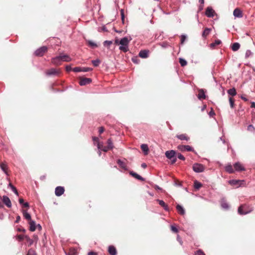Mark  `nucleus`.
Masks as SVG:
<instances>
[{
    "instance_id": "obj_1",
    "label": "nucleus",
    "mask_w": 255,
    "mask_h": 255,
    "mask_svg": "<svg viewBox=\"0 0 255 255\" xmlns=\"http://www.w3.org/2000/svg\"><path fill=\"white\" fill-rule=\"evenodd\" d=\"M253 211V207L249 204H242L238 209V212L240 215H244L250 213Z\"/></svg>"
},
{
    "instance_id": "obj_2",
    "label": "nucleus",
    "mask_w": 255,
    "mask_h": 255,
    "mask_svg": "<svg viewBox=\"0 0 255 255\" xmlns=\"http://www.w3.org/2000/svg\"><path fill=\"white\" fill-rule=\"evenodd\" d=\"M131 40V38H130L128 39L127 37H125L122 38L120 40V47L119 49L124 52H127L128 51V45L130 41Z\"/></svg>"
},
{
    "instance_id": "obj_3",
    "label": "nucleus",
    "mask_w": 255,
    "mask_h": 255,
    "mask_svg": "<svg viewBox=\"0 0 255 255\" xmlns=\"http://www.w3.org/2000/svg\"><path fill=\"white\" fill-rule=\"evenodd\" d=\"M229 183L233 186H236L237 188L240 187H246V183L244 180H230L228 181Z\"/></svg>"
},
{
    "instance_id": "obj_4",
    "label": "nucleus",
    "mask_w": 255,
    "mask_h": 255,
    "mask_svg": "<svg viewBox=\"0 0 255 255\" xmlns=\"http://www.w3.org/2000/svg\"><path fill=\"white\" fill-rule=\"evenodd\" d=\"M193 170L197 173L202 172L205 170V167L203 165L200 163H195L193 165Z\"/></svg>"
},
{
    "instance_id": "obj_5",
    "label": "nucleus",
    "mask_w": 255,
    "mask_h": 255,
    "mask_svg": "<svg viewBox=\"0 0 255 255\" xmlns=\"http://www.w3.org/2000/svg\"><path fill=\"white\" fill-rule=\"evenodd\" d=\"M47 47L46 46H42L37 49L35 51V55L37 56H42L47 51Z\"/></svg>"
},
{
    "instance_id": "obj_6",
    "label": "nucleus",
    "mask_w": 255,
    "mask_h": 255,
    "mask_svg": "<svg viewBox=\"0 0 255 255\" xmlns=\"http://www.w3.org/2000/svg\"><path fill=\"white\" fill-rule=\"evenodd\" d=\"M51 62L53 64L56 66L61 65L62 60L60 55L55 57L52 58L51 59Z\"/></svg>"
},
{
    "instance_id": "obj_7",
    "label": "nucleus",
    "mask_w": 255,
    "mask_h": 255,
    "mask_svg": "<svg viewBox=\"0 0 255 255\" xmlns=\"http://www.w3.org/2000/svg\"><path fill=\"white\" fill-rule=\"evenodd\" d=\"M60 73V70L55 68H51L46 72L48 76L57 75Z\"/></svg>"
},
{
    "instance_id": "obj_8",
    "label": "nucleus",
    "mask_w": 255,
    "mask_h": 255,
    "mask_svg": "<svg viewBox=\"0 0 255 255\" xmlns=\"http://www.w3.org/2000/svg\"><path fill=\"white\" fill-rule=\"evenodd\" d=\"M1 200L3 202V203L8 208H11V203L10 201V200L7 196H3L1 198Z\"/></svg>"
},
{
    "instance_id": "obj_9",
    "label": "nucleus",
    "mask_w": 255,
    "mask_h": 255,
    "mask_svg": "<svg viewBox=\"0 0 255 255\" xmlns=\"http://www.w3.org/2000/svg\"><path fill=\"white\" fill-rule=\"evenodd\" d=\"M165 154L167 158L172 159L175 156L176 152L173 150H168L165 152Z\"/></svg>"
},
{
    "instance_id": "obj_10",
    "label": "nucleus",
    "mask_w": 255,
    "mask_h": 255,
    "mask_svg": "<svg viewBox=\"0 0 255 255\" xmlns=\"http://www.w3.org/2000/svg\"><path fill=\"white\" fill-rule=\"evenodd\" d=\"M235 170L236 171H244L245 170L243 165L239 162H236L234 164Z\"/></svg>"
},
{
    "instance_id": "obj_11",
    "label": "nucleus",
    "mask_w": 255,
    "mask_h": 255,
    "mask_svg": "<svg viewBox=\"0 0 255 255\" xmlns=\"http://www.w3.org/2000/svg\"><path fill=\"white\" fill-rule=\"evenodd\" d=\"M215 11L211 7H208L205 11L206 15L208 17H213L214 16Z\"/></svg>"
},
{
    "instance_id": "obj_12",
    "label": "nucleus",
    "mask_w": 255,
    "mask_h": 255,
    "mask_svg": "<svg viewBox=\"0 0 255 255\" xmlns=\"http://www.w3.org/2000/svg\"><path fill=\"white\" fill-rule=\"evenodd\" d=\"M64 188L62 186H58L55 188V193L57 196L62 195L64 192Z\"/></svg>"
},
{
    "instance_id": "obj_13",
    "label": "nucleus",
    "mask_w": 255,
    "mask_h": 255,
    "mask_svg": "<svg viewBox=\"0 0 255 255\" xmlns=\"http://www.w3.org/2000/svg\"><path fill=\"white\" fill-rule=\"evenodd\" d=\"M233 15L235 17L241 18L243 17L242 11L239 8H236L234 10Z\"/></svg>"
},
{
    "instance_id": "obj_14",
    "label": "nucleus",
    "mask_w": 255,
    "mask_h": 255,
    "mask_svg": "<svg viewBox=\"0 0 255 255\" xmlns=\"http://www.w3.org/2000/svg\"><path fill=\"white\" fill-rule=\"evenodd\" d=\"M91 79L90 78H82L79 81V84L81 86H84L85 85H87L88 84H89L91 82Z\"/></svg>"
},
{
    "instance_id": "obj_15",
    "label": "nucleus",
    "mask_w": 255,
    "mask_h": 255,
    "mask_svg": "<svg viewBox=\"0 0 255 255\" xmlns=\"http://www.w3.org/2000/svg\"><path fill=\"white\" fill-rule=\"evenodd\" d=\"M60 56L62 62H70L72 61V58L68 55L61 54Z\"/></svg>"
},
{
    "instance_id": "obj_16",
    "label": "nucleus",
    "mask_w": 255,
    "mask_h": 255,
    "mask_svg": "<svg viewBox=\"0 0 255 255\" xmlns=\"http://www.w3.org/2000/svg\"><path fill=\"white\" fill-rule=\"evenodd\" d=\"M149 51L146 50H141L139 53V56L142 58H146L148 56Z\"/></svg>"
},
{
    "instance_id": "obj_17",
    "label": "nucleus",
    "mask_w": 255,
    "mask_h": 255,
    "mask_svg": "<svg viewBox=\"0 0 255 255\" xmlns=\"http://www.w3.org/2000/svg\"><path fill=\"white\" fill-rule=\"evenodd\" d=\"M97 147L99 150H101L104 152H107L108 150H109L107 146H104L103 143L100 142H98L97 143Z\"/></svg>"
},
{
    "instance_id": "obj_18",
    "label": "nucleus",
    "mask_w": 255,
    "mask_h": 255,
    "mask_svg": "<svg viewBox=\"0 0 255 255\" xmlns=\"http://www.w3.org/2000/svg\"><path fill=\"white\" fill-rule=\"evenodd\" d=\"M108 252H109V253L110 254V255H117L116 249L113 246H110L109 247Z\"/></svg>"
},
{
    "instance_id": "obj_19",
    "label": "nucleus",
    "mask_w": 255,
    "mask_h": 255,
    "mask_svg": "<svg viewBox=\"0 0 255 255\" xmlns=\"http://www.w3.org/2000/svg\"><path fill=\"white\" fill-rule=\"evenodd\" d=\"M198 98L199 100L205 99L206 98V95L205 92L203 89H200L199 90V94L198 95Z\"/></svg>"
},
{
    "instance_id": "obj_20",
    "label": "nucleus",
    "mask_w": 255,
    "mask_h": 255,
    "mask_svg": "<svg viewBox=\"0 0 255 255\" xmlns=\"http://www.w3.org/2000/svg\"><path fill=\"white\" fill-rule=\"evenodd\" d=\"M176 137L181 140L188 141L189 139V137L186 134H181L177 135Z\"/></svg>"
},
{
    "instance_id": "obj_21",
    "label": "nucleus",
    "mask_w": 255,
    "mask_h": 255,
    "mask_svg": "<svg viewBox=\"0 0 255 255\" xmlns=\"http://www.w3.org/2000/svg\"><path fill=\"white\" fill-rule=\"evenodd\" d=\"M140 147L144 154L147 155L148 153L149 148L148 145L146 144H141Z\"/></svg>"
},
{
    "instance_id": "obj_22",
    "label": "nucleus",
    "mask_w": 255,
    "mask_h": 255,
    "mask_svg": "<svg viewBox=\"0 0 255 255\" xmlns=\"http://www.w3.org/2000/svg\"><path fill=\"white\" fill-rule=\"evenodd\" d=\"M156 201L158 202L159 204L164 208L165 210H169L168 206L165 203V202L163 200L157 199Z\"/></svg>"
},
{
    "instance_id": "obj_23",
    "label": "nucleus",
    "mask_w": 255,
    "mask_h": 255,
    "mask_svg": "<svg viewBox=\"0 0 255 255\" xmlns=\"http://www.w3.org/2000/svg\"><path fill=\"white\" fill-rule=\"evenodd\" d=\"M129 174L132 176H133V177H134L135 178H136L138 180H139L141 181L144 180V179L141 176H140L139 175L137 174V173L134 172L133 171H130L129 172Z\"/></svg>"
},
{
    "instance_id": "obj_24",
    "label": "nucleus",
    "mask_w": 255,
    "mask_h": 255,
    "mask_svg": "<svg viewBox=\"0 0 255 255\" xmlns=\"http://www.w3.org/2000/svg\"><path fill=\"white\" fill-rule=\"evenodd\" d=\"M225 168L226 171L229 173H233L235 171V170L233 168L232 165L231 164L227 165L225 166Z\"/></svg>"
},
{
    "instance_id": "obj_25",
    "label": "nucleus",
    "mask_w": 255,
    "mask_h": 255,
    "mask_svg": "<svg viewBox=\"0 0 255 255\" xmlns=\"http://www.w3.org/2000/svg\"><path fill=\"white\" fill-rule=\"evenodd\" d=\"M29 224L30 225V227H29L30 231L31 232H34L36 229L35 222L33 220H30V221H29Z\"/></svg>"
},
{
    "instance_id": "obj_26",
    "label": "nucleus",
    "mask_w": 255,
    "mask_h": 255,
    "mask_svg": "<svg viewBox=\"0 0 255 255\" xmlns=\"http://www.w3.org/2000/svg\"><path fill=\"white\" fill-rule=\"evenodd\" d=\"M117 162H118V164L119 165V166L122 169H123L124 170H128L126 164L124 161H122L120 159H119V160H118Z\"/></svg>"
},
{
    "instance_id": "obj_27",
    "label": "nucleus",
    "mask_w": 255,
    "mask_h": 255,
    "mask_svg": "<svg viewBox=\"0 0 255 255\" xmlns=\"http://www.w3.org/2000/svg\"><path fill=\"white\" fill-rule=\"evenodd\" d=\"M211 31V29L209 28H206L202 33V37L205 38Z\"/></svg>"
},
{
    "instance_id": "obj_28",
    "label": "nucleus",
    "mask_w": 255,
    "mask_h": 255,
    "mask_svg": "<svg viewBox=\"0 0 255 255\" xmlns=\"http://www.w3.org/2000/svg\"><path fill=\"white\" fill-rule=\"evenodd\" d=\"M176 209L178 212L180 214L183 215L185 214V210L184 208L180 205H177L176 206Z\"/></svg>"
},
{
    "instance_id": "obj_29",
    "label": "nucleus",
    "mask_w": 255,
    "mask_h": 255,
    "mask_svg": "<svg viewBox=\"0 0 255 255\" xmlns=\"http://www.w3.org/2000/svg\"><path fill=\"white\" fill-rule=\"evenodd\" d=\"M240 47V44L239 43L236 42L232 45V49L234 51H236L239 49Z\"/></svg>"
},
{
    "instance_id": "obj_30",
    "label": "nucleus",
    "mask_w": 255,
    "mask_h": 255,
    "mask_svg": "<svg viewBox=\"0 0 255 255\" xmlns=\"http://www.w3.org/2000/svg\"><path fill=\"white\" fill-rule=\"evenodd\" d=\"M221 43V41L220 40H216L214 42H213L210 44V46L211 48H214L215 46L220 44Z\"/></svg>"
},
{
    "instance_id": "obj_31",
    "label": "nucleus",
    "mask_w": 255,
    "mask_h": 255,
    "mask_svg": "<svg viewBox=\"0 0 255 255\" xmlns=\"http://www.w3.org/2000/svg\"><path fill=\"white\" fill-rule=\"evenodd\" d=\"M0 168L1 169V170L6 174L7 175V165L3 163H1L0 164Z\"/></svg>"
},
{
    "instance_id": "obj_32",
    "label": "nucleus",
    "mask_w": 255,
    "mask_h": 255,
    "mask_svg": "<svg viewBox=\"0 0 255 255\" xmlns=\"http://www.w3.org/2000/svg\"><path fill=\"white\" fill-rule=\"evenodd\" d=\"M23 215L26 220L29 221L31 220L30 215L26 211H23Z\"/></svg>"
},
{
    "instance_id": "obj_33",
    "label": "nucleus",
    "mask_w": 255,
    "mask_h": 255,
    "mask_svg": "<svg viewBox=\"0 0 255 255\" xmlns=\"http://www.w3.org/2000/svg\"><path fill=\"white\" fill-rule=\"evenodd\" d=\"M228 93L229 95H231L232 96H234L237 94L236 89L234 88L228 90Z\"/></svg>"
},
{
    "instance_id": "obj_34",
    "label": "nucleus",
    "mask_w": 255,
    "mask_h": 255,
    "mask_svg": "<svg viewBox=\"0 0 255 255\" xmlns=\"http://www.w3.org/2000/svg\"><path fill=\"white\" fill-rule=\"evenodd\" d=\"M221 206L224 209H228L229 208L228 204L223 200L221 202Z\"/></svg>"
},
{
    "instance_id": "obj_35",
    "label": "nucleus",
    "mask_w": 255,
    "mask_h": 255,
    "mask_svg": "<svg viewBox=\"0 0 255 255\" xmlns=\"http://www.w3.org/2000/svg\"><path fill=\"white\" fill-rule=\"evenodd\" d=\"M87 42L89 46L92 48H95L98 47L97 44L91 40H88Z\"/></svg>"
},
{
    "instance_id": "obj_36",
    "label": "nucleus",
    "mask_w": 255,
    "mask_h": 255,
    "mask_svg": "<svg viewBox=\"0 0 255 255\" xmlns=\"http://www.w3.org/2000/svg\"><path fill=\"white\" fill-rule=\"evenodd\" d=\"M194 188L197 190L199 189L202 185L200 182H198L197 180H195L194 181Z\"/></svg>"
},
{
    "instance_id": "obj_37",
    "label": "nucleus",
    "mask_w": 255,
    "mask_h": 255,
    "mask_svg": "<svg viewBox=\"0 0 255 255\" xmlns=\"http://www.w3.org/2000/svg\"><path fill=\"white\" fill-rule=\"evenodd\" d=\"M107 144H108L107 147H108L109 150L113 148V147H114L113 143L111 139H109L107 140Z\"/></svg>"
},
{
    "instance_id": "obj_38",
    "label": "nucleus",
    "mask_w": 255,
    "mask_h": 255,
    "mask_svg": "<svg viewBox=\"0 0 255 255\" xmlns=\"http://www.w3.org/2000/svg\"><path fill=\"white\" fill-rule=\"evenodd\" d=\"M181 147H184L185 150L192 151L194 150L193 148L189 145H181Z\"/></svg>"
},
{
    "instance_id": "obj_39",
    "label": "nucleus",
    "mask_w": 255,
    "mask_h": 255,
    "mask_svg": "<svg viewBox=\"0 0 255 255\" xmlns=\"http://www.w3.org/2000/svg\"><path fill=\"white\" fill-rule=\"evenodd\" d=\"M24 238L28 243L29 246H31L33 244V240L32 239H30V238L28 236L26 235L24 236Z\"/></svg>"
},
{
    "instance_id": "obj_40",
    "label": "nucleus",
    "mask_w": 255,
    "mask_h": 255,
    "mask_svg": "<svg viewBox=\"0 0 255 255\" xmlns=\"http://www.w3.org/2000/svg\"><path fill=\"white\" fill-rule=\"evenodd\" d=\"M179 63L181 66L182 67L186 66L187 64V61L185 59L181 58H179Z\"/></svg>"
},
{
    "instance_id": "obj_41",
    "label": "nucleus",
    "mask_w": 255,
    "mask_h": 255,
    "mask_svg": "<svg viewBox=\"0 0 255 255\" xmlns=\"http://www.w3.org/2000/svg\"><path fill=\"white\" fill-rule=\"evenodd\" d=\"M8 187H9L11 190H12V191L16 195H18V192L16 190V189L15 188V187H14L11 183H9L8 184Z\"/></svg>"
},
{
    "instance_id": "obj_42",
    "label": "nucleus",
    "mask_w": 255,
    "mask_h": 255,
    "mask_svg": "<svg viewBox=\"0 0 255 255\" xmlns=\"http://www.w3.org/2000/svg\"><path fill=\"white\" fill-rule=\"evenodd\" d=\"M100 60L99 59H96L92 61V63L93 64V65L95 67H97L99 66V64L100 63Z\"/></svg>"
},
{
    "instance_id": "obj_43",
    "label": "nucleus",
    "mask_w": 255,
    "mask_h": 255,
    "mask_svg": "<svg viewBox=\"0 0 255 255\" xmlns=\"http://www.w3.org/2000/svg\"><path fill=\"white\" fill-rule=\"evenodd\" d=\"M253 55V52L250 50H247L246 52L245 57L248 58Z\"/></svg>"
},
{
    "instance_id": "obj_44",
    "label": "nucleus",
    "mask_w": 255,
    "mask_h": 255,
    "mask_svg": "<svg viewBox=\"0 0 255 255\" xmlns=\"http://www.w3.org/2000/svg\"><path fill=\"white\" fill-rule=\"evenodd\" d=\"M113 43V41L111 40H106L104 42V45L105 46H110Z\"/></svg>"
},
{
    "instance_id": "obj_45",
    "label": "nucleus",
    "mask_w": 255,
    "mask_h": 255,
    "mask_svg": "<svg viewBox=\"0 0 255 255\" xmlns=\"http://www.w3.org/2000/svg\"><path fill=\"white\" fill-rule=\"evenodd\" d=\"M92 70V69L89 67H82L81 72H89Z\"/></svg>"
},
{
    "instance_id": "obj_46",
    "label": "nucleus",
    "mask_w": 255,
    "mask_h": 255,
    "mask_svg": "<svg viewBox=\"0 0 255 255\" xmlns=\"http://www.w3.org/2000/svg\"><path fill=\"white\" fill-rule=\"evenodd\" d=\"M27 255H36V254L33 250L30 249L28 251Z\"/></svg>"
},
{
    "instance_id": "obj_47",
    "label": "nucleus",
    "mask_w": 255,
    "mask_h": 255,
    "mask_svg": "<svg viewBox=\"0 0 255 255\" xmlns=\"http://www.w3.org/2000/svg\"><path fill=\"white\" fill-rule=\"evenodd\" d=\"M229 102L230 107L231 108H233L234 107V101L232 98H229Z\"/></svg>"
},
{
    "instance_id": "obj_48",
    "label": "nucleus",
    "mask_w": 255,
    "mask_h": 255,
    "mask_svg": "<svg viewBox=\"0 0 255 255\" xmlns=\"http://www.w3.org/2000/svg\"><path fill=\"white\" fill-rule=\"evenodd\" d=\"M82 67H76L73 69V71L75 72H81Z\"/></svg>"
},
{
    "instance_id": "obj_49",
    "label": "nucleus",
    "mask_w": 255,
    "mask_h": 255,
    "mask_svg": "<svg viewBox=\"0 0 255 255\" xmlns=\"http://www.w3.org/2000/svg\"><path fill=\"white\" fill-rule=\"evenodd\" d=\"M195 255H205L201 250H200L197 251L195 253Z\"/></svg>"
},
{
    "instance_id": "obj_50",
    "label": "nucleus",
    "mask_w": 255,
    "mask_h": 255,
    "mask_svg": "<svg viewBox=\"0 0 255 255\" xmlns=\"http://www.w3.org/2000/svg\"><path fill=\"white\" fill-rule=\"evenodd\" d=\"M171 231L173 232H174V233H177L178 232V229H177L176 227H175L174 226H171Z\"/></svg>"
},
{
    "instance_id": "obj_51",
    "label": "nucleus",
    "mask_w": 255,
    "mask_h": 255,
    "mask_svg": "<svg viewBox=\"0 0 255 255\" xmlns=\"http://www.w3.org/2000/svg\"><path fill=\"white\" fill-rule=\"evenodd\" d=\"M177 157L182 160H184L185 159V157H184L183 155H182L181 153H179L178 155H177Z\"/></svg>"
},
{
    "instance_id": "obj_52",
    "label": "nucleus",
    "mask_w": 255,
    "mask_h": 255,
    "mask_svg": "<svg viewBox=\"0 0 255 255\" xmlns=\"http://www.w3.org/2000/svg\"><path fill=\"white\" fill-rule=\"evenodd\" d=\"M93 140L94 142V143L95 144L96 143H97V144L99 142V139H98V138L96 137H93Z\"/></svg>"
},
{
    "instance_id": "obj_53",
    "label": "nucleus",
    "mask_w": 255,
    "mask_h": 255,
    "mask_svg": "<svg viewBox=\"0 0 255 255\" xmlns=\"http://www.w3.org/2000/svg\"><path fill=\"white\" fill-rule=\"evenodd\" d=\"M66 70L67 71L69 72L72 70V67L70 65H67L66 66Z\"/></svg>"
},
{
    "instance_id": "obj_54",
    "label": "nucleus",
    "mask_w": 255,
    "mask_h": 255,
    "mask_svg": "<svg viewBox=\"0 0 255 255\" xmlns=\"http://www.w3.org/2000/svg\"><path fill=\"white\" fill-rule=\"evenodd\" d=\"M32 240H33V242H35L36 243H37V241L38 240L37 236L34 235L33 236V239H32Z\"/></svg>"
},
{
    "instance_id": "obj_55",
    "label": "nucleus",
    "mask_w": 255,
    "mask_h": 255,
    "mask_svg": "<svg viewBox=\"0 0 255 255\" xmlns=\"http://www.w3.org/2000/svg\"><path fill=\"white\" fill-rule=\"evenodd\" d=\"M254 128V127H253V125H249L248 127V129L249 130H252Z\"/></svg>"
},
{
    "instance_id": "obj_56",
    "label": "nucleus",
    "mask_w": 255,
    "mask_h": 255,
    "mask_svg": "<svg viewBox=\"0 0 255 255\" xmlns=\"http://www.w3.org/2000/svg\"><path fill=\"white\" fill-rule=\"evenodd\" d=\"M215 113L213 111V110H212L209 113V115L210 116H213L214 115H215Z\"/></svg>"
},
{
    "instance_id": "obj_57",
    "label": "nucleus",
    "mask_w": 255,
    "mask_h": 255,
    "mask_svg": "<svg viewBox=\"0 0 255 255\" xmlns=\"http://www.w3.org/2000/svg\"><path fill=\"white\" fill-rule=\"evenodd\" d=\"M177 241L180 243V244L181 245H182V242L181 239L180 238V237H179V235H178V236H177Z\"/></svg>"
},
{
    "instance_id": "obj_58",
    "label": "nucleus",
    "mask_w": 255,
    "mask_h": 255,
    "mask_svg": "<svg viewBox=\"0 0 255 255\" xmlns=\"http://www.w3.org/2000/svg\"><path fill=\"white\" fill-rule=\"evenodd\" d=\"M104 130V128L103 127H100L99 128V132L100 133H102V132H103Z\"/></svg>"
},
{
    "instance_id": "obj_59",
    "label": "nucleus",
    "mask_w": 255,
    "mask_h": 255,
    "mask_svg": "<svg viewBox=\"0 0 255 255\" xmlns=\"http://www.w3.org/2000/svg\"><path fill=\"white\" fill-rule=\"evenodd\" d=\"M88 255H97V254L94 252H90L88 253Z\"/></svg>"
},
{
    "instance_id": "obj_60",
    "label": "nucleus",
    "mask_w": 255,
    "mask_h": 255,
    "mask_svg": "<svg viewBox=\"0 0 255 255\" xmlns=\"http://www.w3.org/2000/svg\"><path fill=\"white\" fill-rule=\"evenodd\" d=\"M19 204L22 205L24 203L23 199L22 198H20L19 199Z\"/></svg>"
},
{
    "instance_id": "obj_61",
    "label": "nucleus",
    "mask_w": 255,
    "mask_h": 255,
    "mask_svg": "<svg viewBox=\"0 0 255 255\" xmlns=\"http://www.w3.org/2000/svg\"><path fill=\"white\" fill-rule=\"evenodd\" d=\"M22 205L24 207H29V204L27 202H24Z\"/></svg>"
},
{
    "instance_id": "obj_62",
    "label": "nucleus",
    "mask_w": 255,
    "mask_h": 255,
    "mask_svg": "<svg viewBox=\"0 0 255 255\" xmlns=\"http://www.w3.org/2000/svg\"><path fill=\"white\" fill-rule=\"evenodd\" d=\"M176 161V157H175V156H174V158H173L172 159L171 163H172V164H173V163H174Z\"/></svg>"
},
{
    "instance_id": "obj_63",
    "label": "nucleus",
    "mask_w": 255,
    "mask_h": 255,
    "mask_svg": "<svg viewBox=\"0 0 255 255\" xmlns=\"http://www.w3.org/2000/svg\"><path fill=\"white\" fill-rule=\"evenodd\" d=\"M20 220V216H17L15 222L18 223L19 222Z\"/></svg>"
},
{
    "instance_id": "obj_64",
    "label": "nucleus",
    "mask_w": 255,
    "mask_h": 255,
    "mask_svg": "<svg viewBox=\"0 0 255 255\" xmlns=\"http://www.w3.org/2000/svg\"><path fill=\"white\" fill-rule=\"evenodd\" d=\"M251 107L252 108H255V102H253L251 103Z\"/></svg>"
}]
</instances>
